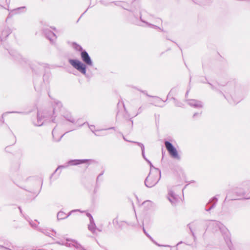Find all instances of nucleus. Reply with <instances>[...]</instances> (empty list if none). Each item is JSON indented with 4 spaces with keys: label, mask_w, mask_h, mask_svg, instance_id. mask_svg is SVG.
<instances>
[{
    "label": "nucleus",
    "mask_w": 250,
    "mask_h": 250,
    "mask_svg": "<svg viewBox=\"0 0 250 250\" xmlns=\"http://www.w3.org/2000/svg\"><path fill=\"white\" fill-rule=\"evenodd\" d=\"M47 67V64L43 63L36 62L33 64L31 67L33 71L36 73H39L43 71Z\"/></svg>",
    "instance_id": "11"
},
{
    "label": "nucleus",
    "mask_w": 250,
    "mask_h": 250,
    "mask_svg": "<svg viewBox=\"0 0 250 250\" xmlns=\"http://www.w3.org/2000/svg\"><path fill=\"white\" fill-rule=\"evenodd\" d=\"M96 230H97L98 231H100V232H101V231H102V230H101V229H98V228H96Z\"/></svg>",
    "instance_id": "47"
},
{
    "label": "nucleus",
    "mask_w": 250,
    "mask_h": 250,
    "mask_svg": "<svg viewBox=\"0 0 250 250\" xmlns=\"http://www.w3.org/2000/svg\"><path fill=\"white\" fill-rule=\"evenodd\" d=\"M229 246H230L229 247L228 246V247H229V249L230 250H231V243L230 244H229Z\"/></svg>",
    "instance_id": "49"
},
{
    "label": "nucleus",
    "mask_w": 250,
    "mask_h": 250,
    "mask_svg": "<svg viewBox=\"0 0 250 250\" xmlns=\"http://www.w3.org/2000/svg\"><path fill=\"white\" fill-rule=\"evenodd\" d=\"M198 226V223L197 222H192L191 223H189L188 225V227L190 229V231L191 232V235H192L193 239L194 240L196 239V236L195 235V233L193 230V228H195Z\"/></svg>",
    "instance_id": "19"
},
{
    "label": "nucleus",
    "mask_w": 250,
    "mask_h": 250,
    "mask_svg": "<svg viewBox=\"0 0 250 250\" xmlns=\"http://www.w3.org/2000/svg\"><path fill=\"white\" fill-rule=\"evenodd\" d=\"M66 133H68V131H66V132H65L63 134L64 135L65 134H66Z\"/></svg>",
    "instance_id": "56"
},
{
    "label": "nucleus",
    "mask_w": 250,
    "mask_h": 250,
    "mask_svg": "<svg viewBox=\"0 0 250 250\" xmlns=\"http://www.w3.org/2000/svg\"><path fill=\"white\" fill-rule=\"evenodd\" d=\"M137 145L141 147L142 151L145 150V146L142 143L139 142V143H138Z\"/></svg>",
    "instance_id": "35"
},
{
    "label": "nucleus",
    "mask_w": 250,
    "mask_h": 250,
    "mask_svg": "<svg viewBox=\"0 0 250 250\" xmlns=\"http://www.w3.org/2000/svg\"><path fill=\"white\" fill-rule=\"evenodd\" d=\"M79 211V209H75V210H73L72 211H71L68 215H66V214L63 212V211H59L58 214H57V218L58 220H62V219H65L66 218H67L69 215H70L71 212H74V211Z\"/></svg>",
    "instance_id": "16"
},
{
    "label": "nucleus",
    "mask_w": 250,
    "mask_h": 250,
    "mask_svg": "<svg viewBox=\"0 0 250 250\" xmlns=\"http://www.w3.org/2000/svg\"><path fill=\"white\" fill-rule=\"evenodd\" d=\"M18 208H19V209L20 210V211L21 213L22 214V209H21V208L20 207H19Z\"/></svg>",
    "instance_id": "44"
},
{
    "label": "nucleus",
    "mask_w": 250,
    "mask_h": 250,
    "mask_svg": "<svg viewBox=\"0 0 250 250\" xmlns=\"http://www.w3.org/2000/svg\"><path fill=\"white\" fill-rule=\"evenodd\" d=\"M104 171H102L101 173H100L98 176H97V179H96V181L97 182H98V180L99 179L100 177L101 176H102L103 174H104Z\"/></svg>",
    "instance_id": "37"
},
{
    "label": "nucleus",
    "mask_w": 250,
    "mask_h": 250,
    "mask_svg": "<svg viewBox=\"0 0 250 250\" xmlns=\"http://www.w3.org/2000/svg\"><path fill=\"white\" fill-rule=\"evenodd\" d=\"M55 106L54 107L53 110V114L55 115L54 116V118L52 119V122L53 123H55V118L56 117V112H58V111L59 110V109L62 107V104L60 102H55Z\"/></svg>",
    "instance_id": "18"
},
{
    "label": "nucleus",
    "mask_w": 250,
    "mask_h": 250,
    "mask_svg": "<svg viewBox=\"0 0 250 250\" xmlns=\"http://www.w3.org/2000/svg\"><path fill=\"white\" fill-rule=\"evenodd\" d=\"M20 113V114L23 113V112H17V111L7 112H5L4 114H3L2 117V119H3V116H4L6 114H7L8 113Z\"/></svg>",
    "instance_id": "33"
},
{
    "label": "nucleus",
    "mask_w": 250,
    "mask_h": 250,
    "mask_svg": "<svg viewBox=\"0 0 250 250\" xmlns=\"http://www.w3.org/2000/svg\"><path fill=\"white\" fill-rule=\"evenodd\" d=\"M204 83H207L209 84L212 89L218 92L223 95L225 99L231 104H236L239 103L244 98L245 93L240 85L236 84L235 82H231L227 84L224 89H223L225 93L222 92L220 88H218L209 82H202Z\"/></svg>",
    "instance_id": "1"
},
{
    "label": "nucleus",
    "mask_w": 250,
    "mask_h": 250,
    "mask_svg": "<svg viewBox=\"0 0 250 250\" xmlns=\"http://www.w3.org/2000/svg\"><path fill=\"white\" fill-rule=\"evenodd\" d=\"M172 99L174 101V104L176 106L178 107H182L183 106V104L182 103L178 102L175 98L172 97Z\"/></svg>",
    "instance_id": "31"
},
{
    "label": "nucleus",
    "mask_w": 250,
    "mask_h": 250,
    "mask_svg": "<svg viewBox=\"0 0 250 250\" xmlns=\"http://www.w3.org/2000/svg\"><path fill=\"white\" fill-rule=\"evenodd\" d=\"M209 227L213 232L220 231L227 246L230 247L229 244H231L230 234L228 229L223 224L218 221L211 220L209 224Z\"/></svg>",
    "instance_id": "3"
},
{
    "label": "nucleus",
    "mask_w": 250,
    "mask_h": 250,
    "mask_svg": "<svg viewBox=\"0 0 250 250\" xmlns=\"http://www.w3.org/2000/svg\"><path fill=\"white\" fill-rule=\"evenodd\" d=\"M67 241H70L69 239H66ZM71 243H66V246L67 247H74L78 250H87L83 247L78 241L75 240H71Z\"/></svg>",
    "instance_id": "12"
},
{
    "label": "nucleus",
    "mask_w": 250,
    "mask_h": 250,
    "mask_svg": "<svg viewBox=\"0 0 250 250\" xmlns=\"http://www.w3.org/2000/svg\"><path fill=\"white\" fill-rule=\"evenodd\" d=\"M142 107H140L138 109V111L137 113L135 115V116H136L137 115L141 113L142 112Z\"/></svg>",
    "instance_id": "39"
},
{
    "label": "nucleus",
    "mask_w": 250,
    "mask_h": 250,
    "mask_svg": "<svg viewBox=\"0 0 250 250\" xmlns=\"http://www.w3.org/2000/svg\"><path fill=\"white\" fill-rule=\"evenodd\" d=\"M130 142L136 144L137 145H138V143H139V142H135V141H131Z\"/></svg>",
    "instance_id": "45"
},
{
    "label": "nucleus",
    "mask_w": 250,
    "mask_h": 250,
    "mask_svg": "<svg viewBox=\"0 0 250 250\" xmlns=\"http://www.w3.org/2000/svg\"><path fill=\"white\" fill-rule=\"evenodd\" d=\"M108 129H114L115 130V127H111L107 129H105L104 130H108Z\"/></svg>",
    "instance_id": "42"
},
{
    "label": "nucleus",
    "mask_w": 250,
    "mask_h": 250,
    "mask_svg": "<svg viewBox=\"0 0 250 250\" xmlns=\"http://www.w3.org/2000/svg\"><path fill=\"white\" fill-rule=\"evenodd\" d=\"M87 9H86L85 11H84V12L83 13V14L81 15V16H82L87 11Z\"/></svg>",
    "instance_id": "50"
},
{
    "label": "nucleus",
    "mask_w": 250,
    "mask_h": 250,
    "mask_svg": "<svg viewBox=\"0 0 250 250\" xmlns=\"http://www.w3.org/2000/svg\"><path fill=\"white\" fill-rule=\"evenodd\" d=\"M217 201L218 199L216 197H213L212 198L207 204L205 208V210L207 211H209L212 208H214Z\"/></svg>",
    "instance_id": "15"
},
{
    "label": "nucleus",
    "mask_w": 250,
    "mask_h": 250,
    "mask_svg": "<svg viewBox=\"0 0 250 250\" xmlns=\"http://www.w3.org/2000/svg\"><path fill=\"white\" fill-rule=\"evenodd\" d=\"M29 222L30 225L33 228H34L35 229H37V230H38V228H40V227H38L37 224H39V222H37V221L36 220H35L34 221H29Z\"/></svg>",
    "instance_id": "30"
},
{
    "label": "nucleus",
    "mask_w": 250,
    "mask_h": 250,
    "mask_svg": "<svg viewBox=\"0 0 250 250\" xmlns=\"http://www.w3.org/2000/svg\"><path fill=\"white\" fill-rule=\"evenodd\" d=\"M52 136H53V139L54 141L55 142L60 141L64 135V134H62L60 136H58V135H57L56 127H55L53 128V129L52 131Z\"/></svg>",
    "instance_id": "22"
},
{
    "label": "nucleus",
    "mask_w": 250,
    "mask_h": 250,
    "mask_svg": "<svg viewBox=\"0 0 250 250\" xmlns=\"http://www.w3.org/2000/svg\"><path fill=\"white\" fill-rule=\"evenodd\" d=\"M61 174V172H60L58 174V175H59L60 174Z\"/></svg>",
    "instance_id": "58"
},
{
    "label": "nucleus",
    "mask_w": 250,
    "mask_h": 250,
    "mask_svg": "<svg viewBox=\"0 0 250 250\" xmlns=\"http://www.w3.org/2000/svg\"><path fill=\"white\" fill-rule=\"evenodd\" d=\"M43 124V121H42V113H41L40 111H38L37 113V121L36 123H35V125L40 126Z\"/></svg>",
    "instance_id": "20"
},
{
    "label": "nucleus",
    "mask_w": 250,
    "mask_h": 250,
    "mask_svg": "<svg viewBox=\"0 0 250 250\" xmlns=\"http://www.w3.org/2000/svg\"><path fill=\"white\" fill-rule=\"evenodd\" d=\"M43 32L46 38H47L51 43H53L54 41L57 38L55 33L48 29H44Z\"/></svg>",
    "instance_id": "13"
},
{
    "label": "nucleus",
    "mask_w": 250,
    "mask_h": 250,
    "mask_svg": "<svg viewBox=\"0 0 250 250\" xmlns=\"http://www.w3.org/2000/svg\"><path fill=\"white\" fill-rule=\"evenodd\" d=\"M189 91V89L186 92V93L185 95L186 97H187L188 96Z\"/></svg>",
    "instance_id": "43"
},
{
    "label": "nucleus",
    "mask_w": 250,
    "mask_h": 250,
    "mask_svg": "<svg viewBox=\"0 0 250 250\" xmlns=\"http://www.w3.org/2000/svg\"><path fill=\"white\" fill-rule=\"evenodd\" d=\"M182 243V241H181V242H179L177 245H179V244H181V243Z\"/></svg>",
    "instance_id": "53"
},
{
    "label": "nucleus",
    "mask_w": 250,
    "mask_h": 250,
    "mask_svg": "<svg viewBox=\"0 0 250 250\" xmlns=\"http://www.w3.org/2000/svg\"><path fill=\"white\" fill-rule=\"evenodd\" d=\"M154 172L156 176H152L150 174L146 178L145 181V186L147 188H152L156 185L161 177L160 170L156 167H154Z\"/></svg>",
    "instance_id": "4"
},
{
    "label": "nucleus",
    "mask_w": 250,
    "mask_h": 250,
    "mask_svg": "<svg viewBox=\"0 0 250 250\" xmlns=\"http://www.w3.org/2000/svg\"><path fill=\"white\" fill-rule=\"evenodd\" d=\"M0 248H4V246H1V245H0Z\"/></svg>",
    "instance_id": "51"
},
{
    "label": "nucleus",
    "mask_w": 250,
    "mask_h": 250,
    "mask_svg": "<svg viewBox=\"0 0 250 250\" xmlns=\"http://www.w3.org/2000/svg\"><path fill=\"white\" fill-rule=\"evenodd\" d=\"M86 215L89 218V221L94 220L92 215L90 213L87 212Z\"/></svg>",
    "instance_id": "32"
},
{
    "label": "nucleus",
    "mask_w": 250,
    "mask_h": 250,
    "mask_svg": "<svg viewBox=\"0 0 250 250\" xmlns=\"http://www.w3.org/2000/svg\"><path fill=\"white\" fill-rule=\"evenodd\" d=\"M66 133H68V131H66V132H65L63 134L64 135L65 134H66Z\"/></svg>",
    "instance_id": "55"
},
{
    "label": "nucleus",
    "mask_w": 250,
    "mask_h": 250,
    "mask_svg": "<svg viewBox=\"0 0 250 250\" xmlns=\"http://www.w3.org/2000/svg\"><path fill=\"white\" fill-rule=\"evenodd\" d=\"M142 156L144 158V159L146 161V160H148V159L146 157L145 154V150H144L143 151H142Z\"/></svg>",
    "instance_id": "38"
},
{
    "label": "nucleus",
    "mask_w": 250,
    "mask_h": 250,
    "mask_svg": "<svg viewBox=\"0 0 250 250\" xmlns=\"http://www.w3.org/2000/svg\"><path fill=\"white\" fill-rule=\"evenodd\" d=\"M164 144L170 156L175 159L180 160L181 157L178 154V151L175 147L171 143L168 141H165Z\"/></svg>",
    "instance_id": "7"
},
{
    "label": "nucleus",
    "mask_w": 250,
    "mask_h": 250,
    "mask_svg": "<svg viewBox=\"0 0 250 250\" xmlns=\"http://www.w3.org/2000/svg\"><path fill=\"white\" fill-rule=\"evenodd\" d=\"M115 5H119L117 3H115Z\"/></svg>",
    "instance_id": "57"
},
{
    "label": "nucleus",
    "mask_w": 250,
    "mask_h": 250,
    "mask_svg": "<svg viewBox=\"0 0 250 250\" xmlns=\"http://www.w3.org/2000/svg\"><path fill=\"white\" fill-rule=\"evenodd\" d=\"M89 127L90 129L91 130V131L94 133L95 135H97V136L99 135L98 134H97L94 132V130H95V126L94 125H90V126H89Z\"/></svg>",
    "instance_id": "34"
},
{
    "label": "nucleus",
    "mask_w": 250,
    "mask_h": 250,
    "mask_svg": "<svg viewBox=\"0 0 250 250\" xmlns=\"http://www.w3.org/2000/svg\"><path fill=\"white\" fill-rule=\"evenodd\" d=\"M143 230L144 232V233L146 235V236L150 240H151L154 243H155L156 245L159 247H170L169 245H161L160 244H158L156 242H155L152 237L146 231L145 228L144 226L143 227Z\"/></svg>",
    "instance_id": "24"
},
{
    "label": "nucleus",
    "mask_w": 250,
    "mask_h": 250,
    "mask_svg": "<svg viewBox=\"0 0 250 250\" xmlns=\"http://www.w3.org/2000/svg\"><path fill=\"white\" fill-rule=\"evenodd\" d=\"M146 162L149 165L150 170L151 171L152 168L154 169V167H155L153 166L152 164L149 160H146Z\"/></svg>",
    "instance_id": "36"
},
{
    "label": "nucleus",
    "mask_w": 250,
    "mask_h": 250,
    "mask_svg": "<svg viewBox=\"0 0 250 250\" xmlns=\"http://www.w3.org/2000/svg\"><path fill=\"white\" fill-rule=\"evenodd\" d=\"M11 33V29L3 23H0V38L1 42L4 40Z\"/></svg>",
    "instance_id": "8"
},
{
    "label": "nucleus",
    "mask_w": 250,
    "mask_h": 250,
    "mask_svg": "<svg viewBox=\"0 0 250 250\" xmlns=\"http://www.w3.org/2000/svg\"><path fill=\"white\" fill-rule=\"evenodd\" d=\"M187 104L190 106L195 108H202L203 107V103L195 99H189L186 100Z\"/></svg>",
    "instance_id": "10"
},
{
    "label": "nucleus",
    "mask_w": 250,
    "mask_h": 250,
    "mask_svg": "<svg viewBox=\"0 0 250 250\" xmlns=\"http://www.w3.org/2000/svg\"><path fill=\"white\" fill-rule=\"evenodd\" d=\"M84 124H85V123H84ZM83 125H83H80V126H82Z\"/></svg>",
    "instance_id": "54"
},
{
    "label": "nucleus",
    "mask_w": 250,
    "mask_h": 250,
    "mask_svg": "<svg viewBox=\"0 0 250 250\" xmlns=\"http://www.w3.org/2000/svg\"><path fill=\"white\" fill-rule=\"evenodd\" d=\"M26 11V7L22 6L20 7L14 9L12 10L11 11L13 12L14 14H20Z\"/></svg>",
    "instance_id": "25"
},
{
    "label": "nucleus",
    "mask_w": 250,
    "mask_h": 250,
    "mask_svg": "<svg viewBox=\"0 0 250 250\" xmlns=\"http://www.w3.org/2000/svg\"><path fill=\"white\" fill-rule=\"evenodd\" d=\"M243 186L245 189L242 188H238L234 189L233 192L237 196L235 198H232L231 200H239L242 198L250 199V197H245V195L247 192L250 191V181L245 182L243 184Z\"/></svg>",
    "instance_id": "5"
},
{
    "label": "nucleus",
    "mask_w": 250,
    "mask_h": 250,
    "mask_svg": "<svg viewBox=\"0 0 250 250\" xmlns=\"http://www.w3.org/2000/svg\"><path fill=\"white\" fill-rule=\"evenodd\" d=\"M147 202H150V201L149 200L145 201L143 202V204H145Z\"/></svg>",
    "instance_id": "46"
},
{
    "label": "nucleus",
    "mask_w": 250,
    "mask_h": 250,
    "mask_svg": "<svg viewBox=\"0 0 250 250\" xmlns=\"http://www.w3.org/2000/svg\"><path fill=\"white\" fill-rule=\"evenodd\" d=\"M89 224L88 225V229L93 234H95L96 230V226L94 220L89 221Z\"/></svg>",
    "instance_id": "21"
},
{
    "label": "nucleus",
    "mask_w": 250,
    "mask_h": 250,
    "mask_svg": "<svg viewBox=\"0 0 250 250\" xmlns=\"http://www.w3.org/2000/svg\"><path fill=\"white\" fill-rule=\"evenodd\" d=\"M89 161H93L90 159H74L68 161L65 165L59 166L54 173L51 175V178L53 175L60 169H62L67 167L69 166H76L82 164L86 163Z\"/></svg>",
    "instance_id": "6"
},
{
    "label": "nucleus",
    "mask_w": 250,
    "mask_h": 250,
    "mask_svg": "<svg viewBox=\"0 0 250 250\" xmlns=\"http://www.w3.org/2000/svg\"><path fill=\"white\" fill-rule=\"evenodd\" d=\"M140 20H141V21L142 22H143V23H145L147 26H148V27H149L150 28H154V29H158V28H159V29H161L157 26L155 25L152 24H151V23H149L146 22V21H144V20H143L142 18V16H140Z\"/></svg>",
    "instance_id": "27"
},
{
    "label": "nucleus",
    "mask_w": 250,
    "mask_h": 250,
    "mask_svg": "<svg viewBox=\"0 0 250 250\" xmlns=\"http://www.w3.org/2000/svg\"><path fill=\"white\" fill-rule=\"evenodd\" d=\"M202 113V112H201L200 113H195L193 115V118H195L196 116L198 115H201Z\"/></svg>",
    "instance_id": "41"
},
{
    "label": "nucleus",
    "mask_w": 250,
    "mask_h": 250,
    "mask_svg": "<svg viewBox=\"0 0 250 250\" xmlns=\"http://www.w3.org/2000/svg\"><path fill=\"white\" fill-rule=\"evenodd\" d=\"M63 117L67 121L73 124H76L75 119L72 117L71 113L69 112H66L63 115Z\"/></svg>",
    "instance_id": "23"
},
{
    "label": "nucleus",
    "mask_w": 250,
    "mask_h": 250,
    "mask_svg": "<svg viewBox=\"0 0 250 250\" xmlns=\"http://www.w3.org/2000/svg\"><path fill=\"white\" fill-rule=\"evenodd\" d=\"M51 77V74L49 73H46L43 76V81L45 83H49V79Z\"/></svg>",
    "instance_id": "29"
},
{
    "label": "nucleus",
    "mask_w": 250,
    "mask_h": 250,
    "mask_svg": "<svg viewBox=\"0 0 250 250\" xmlns=\"http://www.w3.org/2000/svg\"><path fill=\"white\" fill-rule=\"evenodd\" d=\"M167 199L173 205H175L178 201L177 195L172 190H169Z\"/></svg>",
    "instance_id": "14"
},
{
    "label": "nucleus",
    "mask_w": 250,
    "mask_h": 250,
    "mask_svg": "<svg viewBox=\"0 0 250 250\" xmlns=\"http://www.w3.org/2000/svg\"><path fill=\"white\" fill-rule=\"evenodd\" d=\"M38 230L42 232V233L44 234L45 235L49 236V237H51V235L54 236V235L52 233H51V232L54 233L55 234L56 233V232L54 229L50 230V229H46L38 228Z\"/></svg>",
    "instance_id": "17"
},
{
    "label": "nucleus",
    "mask_w": 250,
    "mask_h": 250,
    "mask_svg": "<svg viewBox=\"0 0 250 250\" xmlns=\"http://www.w3.org/2000/svg\"><path fill=\"white\" fill-rule=\"evenodd\" d=\"M81 58L83 63L77 59H69V62L78 71L86 75V66H92L93 64V62L85 50H83L81 52Z\"/></svg>",
    "instance_id": "2"
},
{
    "label": "nucleus",
    "mask_w": 250,
    "mask_h": 250,
    "mask_svg": "<svg viewBox=\"0 0 250 250\" xmlns=\"http://www.w3.org/2000/svg\"><path fill=\"white\" fill-rule=\"evenodd\" d=\"M97 189L96 188H95L94 189V192L95 193L97 192Z\"/></svg>",
    "instance_id": "48"
},
{
    "label": "nucleus",
    "mask_w": 250,
    "mask_h": 250,
    "mask_svg": "<svg viewBox=\"0 0 250 250\" xmlns=\"http://www.w3.org/2000/svg\"><path fill=\"white\" fill-rule=\"evenodd\" d=\"M142 93H144V94H146L147 96L148 97H153V98H155L157 99V101L155 102V103L153 104L154 105H155V106H157L158 105L156 104H158L161 101H163L162 99L158 97H157V96H150L149 95H148L146 91H145V90H140Z\"/></svg>",
    "instance_id": "26"
},
{
    "label": "nucleus",
    "mask_w": 250,
    "mask_h": 250,
    "mask_svg": "<svg viewBox=\"0 0 250 250\" xmlns=\"http://www.w3.org/2000/svg\"><path fill=\"white\" fill-rule=\"evenodd\" d=\"M187 186H188V185H186V186L184 187V188H185Z\"/></svg>",
    "instance_id": "59"
},
{
    "label": "nucleus",
    "mask_w": 250,
    "mask_h": 250,
    "mask_svg": "<svg viewBox=\"0 0 250 250\" xmlns=\"http://www.w3.org/2000/svg\"><path fill=\"white\" fill-rule=\"evenodd\" d=\"M4 48L8 50L9 53L13 57V58L16 61H18L21 63L26 62V60L25 58H23L21 55L17 51L14 50H8L6 46H4Z\"/></svg>",
    "instance_id": "9"
},
{
    "label": "nucleus",
    "mask_w": 250,
    "mask_h": 250,
    "mask_svg": "<svg viewBox=\"0 0 250 250\" xmlns=\"http://www.w3.org/2000/svg\"><path fill=\"white\" fill-rule=\"evenodd\" d=\"M119 133H120V134L122 136V137H123V139H124V140H125V141H127V142H131V141H128V140H127V139L125 137V136L123 135V133H122V132H119Z\"/></svg>",
    "instance_id": "40"
},
{
    "label": "nucleus",
    "mask_w": 250,
    "mask_h": 250,
    "mask_svg": "<svg viewBox=\"0 0 250 250\" xmlns=\"http://www.w3.org/2000/svg\"><path fill=\"white\" fill-rule=\"evenodd\" d=\"M72 46L76 50L79 51L80 52H81L83 50H84L80 45L77 44L75 42H73L72 43Z\"/></svg>",
    "instance_id": "28"
},
{
    "label": "nucleus",
    "mask_w": 250,
    "mask_h": 250,
    "mask_svg": "<svg viewBox=\"0 0 250 250\" xmlns=\"http://www.w3.org/2000/svg\"><path fill=\"white\" fill-rule=\"evenodd\" d=\"M137 24V23H136ZM138 25H140V26H143V25L141 24H138Z\"/></svg>",
    "instance_id": "52"
}]
</instances>
